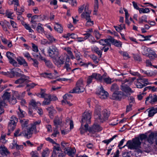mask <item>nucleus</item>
<instances>
[{"instance_id": "f257e3e1", "label": "nucleus", "mask_w": 157, "mask_h": 157, "mask_svg": "<svg viewBox=\"0 0 157 157\" xmlns=\"http://www.w3.org/2000/svg\"><path fill=\"white\" fill-rule=\"evenodd\" d=\"M34 125H33L29 129H27V130L24 129L23 130L22 132L20 133V130L18 129L14 133V136L17 137L20 136H23L25 137L29 138H30L32 135L33 132L35 130L36 128L35 125L38 124L37 122L34 123Z\"/></svg>"}, {"instance_id": "f03ea898", "label": "nucleus", "mask_w": 157, "mask_h": 157, "mask_svg": "<svg viewBox=\"0 0 157 157\" xmlns=\"http://www.w3.org/2000/svg\"><path fill=\"white\" fill-rule=\"evenodd\" d=\"M102 130L101 128L98 124H94L91 127L88 128V125L85 124L84 127L81 125L80 130L81 134H83L85 132L88 131L90 132L94 133L100 131Z\"/></svg>"}, {"instance_id": "7ed1b4c3", "label": "nucleus", "mask_w": 157, "mask_h": 157, "mask_svg": "<svg viewBox=\"0 0 157 157\" xmlns=\"http://www.w3.org/2000/svg\"><path fill=\"white\" fill-rule=\"evenodd\" d=\"M141 142L140 141V138L136 137L133 139L132 141L129 140L127 142L126 144L120 149L124 147L127 146L128 148L130 149H137L140 147Z\"/></svg>"}, {"instance_id": "20e7f679", "label": "nucleus", "mask_w": 157, "mask_h": 157, "mask_svg": "<svg viewBox=\"0 0 157 157\" xmlns=\"http://www.w3.org/2000/svg\"><path fill=\"white\" fill-rule=\"evenodd\" d=\"M10 96V93L5 92L1 98H0V115L4 112V107L6 105V103L8 101Z\"/></svg>"}, {"instance_id": "39448f33", "label": "nucleus", "mask_w": 157, "mask_h": 157, "mask_svg": "<svg viewBox=\"0 0 157 157\" xmlns=\"http://www.w3.org/2000/svg\"><path fill=\"white\" fill-rule=\"evenodd\" d=\"M100 110L101 109L99 108L98 110H96L97 113V116H98L96 117L99 121V122H103L108 119V117L110 114V112L108 110L105 109L102 111V114L100 115L99 114Z\"/></svg>"}, {"instance_id": "423d86ee", "label": "nucleus", "mask_w": 157, "mask_h": 157, "mask_svg": "<svg viewBox=\"0 0 157 157\" xmlns=\"http://www.w3.org/2000/svg\"><path fill=\"white\" fill-rule=\"evenodd\" d=\"M21 77L17 80L15 81V83L16 84H19V85L16 86L17 88L22 87H24L29 82V77L26 76L24 74L19 75V76Z\"/></svg>"}, {"instance_id": "0eeeda50", "label": "nucleus", "mask_w": 157, "mask_h": 157, "mask_svg": "<svg viewBox=\"0 0 157 157\" xmlns=\"http://www.w3.org/2000/svg\"><path fill=\"white\" fill-rule=\"evenodd\" d=\"M47 52L49 57L52 59L58 57L59 54L58 48L54 45H51L48 47Z\"/></svg>"}, {"instance_id": "6e6552de", "label": "nucleus", "mask_w": 157, "mask_h": 157, "mask_svg": "<svg viewBox=\"0 0 157 157\" xmlns=\"http://www.w3.org/2000/svg\"><path fill=\"white\" fill-rule=\"evenodd\" d=\"M92 114L91 111L90 110H86L83 114L82 119V125L83 127L84 126L83 125L84 123L85 124H90V119L91 118V116Z\"/></svg>"}, {"instance_id": "1a4fd4ad", "label": "nucleus", "mask_w": 157, "mask_h": 157, "mask_svg": "<svg viewBox=\"0 0 157 157\" xmlns=\"http://www.w3.org/2000/svg\"><path fill=\"white\" fill-rule=\"evenodd\" d=\"M85 90V88L83 83L82 80L80 79L76 83V86L74 88L72 91H71V93H79L83 92Z\"/></svg>"}, {"instance_id": "9d476101", "label": "nucleus", "mask_w": 157, "mask_h": 157, "mask_svg": "<svg viewBox=\"0 0 157 157\" xmlns=\"http://www.w3.org/2000/svg\"><path fill=\"white\" fill-rule=\"evenodd\" d=\"M17 120V118L14 116L11 117L8 125V129L9 131H13L15 128Z\"/></svg>"}, {"instance_id": "9b49d317", "label": "nucleus", "mask_w": 157, "mask_h": 157, "mask_svg": "<svg viewBox=\"0 0 157 157\" xmlns=\"http://www.w3.org/2000/svg\"><path fill=\"white\" fill-rule=\"evenodd\" d=\"M52 59L54 63L58 67H60L62 65L64 64V58L62 55L60 56L59 55L58 57H55Z\"/></svg>"}, {"instance_id": "f8f14e48", "label": "nucleus", "mask_w": 157, "mask_h": 157, "mask_svg": "<svg viewBox=\"0 0 157 157\" xmlns=\"http://www.w3.org/2000/svg\"><path fill=\"white\" fill-rule=\"evenodd\" d=\"M121 89L122 91L125 93V95H124V98L130 95V93H133V92L131 88L127 85H122L121 86Z\"/></svg>"}, {"instance_id": "ddd939ff", "label": "nucleus", "mask_w": 157, "mask_h": 157, "mask_svg": "<svg viewBox=\"0 0 157 157\" xmlns=\"http://www.w3.org/2000/svg\"><path fill=\"white\" fill-rule=\"evenodd\" d=\"M6 56L9 60V62L15 67H17V62L13 59L15 55L10 52H7L6 54Z\"/></svg>"}, {"instance_id": "4468645a", "label": "nucleus", "mask_w": 157, "mask_h": 157, "mask_svg": "<svg viewBox=\"0 0 157 157\" xmlns=\"http://www.w3.org/2000/svg\"><path fill=\"white\" fill-rule=\"evenodd\" d=\"M38 102H36L34 99H32L31 100L29 103V112H30L31 113V111L30 110V108H32L34 109L37 110V112L39 114V109L38 107Z\"/></svg>"}, {"instance_id": "2eb2a0df", "label": "nucleus", "mask_w": 157, "mask_h": 157, "mask_svg": "<svg viewBox=\"0 0 157 157\" xmlns=\"http://www.w3.org/2000/svg\"><path fill=\"white\" fill-rule=\"evenodd\" d=\"M125 94L121 91H115L112 95V97L113 99L120 100L122 97H124Z\"/></svg>"}, {"instance_id": "dca6fc26", "label": "nucleus", "mask_w": 157, "mask_h": 157, "mask_svg": "<svg viewBox=\"0 0 157 157\" xmlns=\"http://www.w3.org/2000/svg\"><path fill=\"white\" fill-rule=\"evenodd\" d=\"M10 147L13 149H16L17 150H21L23 148V146L22 145H18L17 143L16 140H13V142L10 145Z\"/></svg>"}, {"instance_id": "f3484780", "label": "nucleus", "mask_w": 157, "mask_h": 157, "mask_svg": "<svg viewBox=\"0 0 157 157\" xmlns=\"http://www.w3.org/2000/svg\"><path fill=\"white\" fill-rule=\"evenodd\" d=\"M108 95V93L105 90L103 87L101 86L100 88V91L98 94L99 97L102 99H105L107 98Z\"/></svg>"}, {"instance_id": "a211bd4d", "label": "nucleus", "mask_w": 157, "mask_h": 157, "mask_svg": "<svg viewBox=\"0 0 157 157\" xmlns=\"http://www.w3.org/2000/svg\"><path fill=\"white\" fill-rule=\"evenodd\" d=\"M39 18L38 16L34 15L31 17V23L32 24V27L35 28L36 26L37 23L39 21Z\"/></svg>"}, {"instance_id": "6ab92c4d", "label": "nucleus", "mask_w": 157, "mask_h": 157, "mask_svg": "<svg viewBox=\"0 0 157 157\" xmlns=\"http://www.w3.org/2000/svg\"><path fill=\"white\" fill-rule=\"evenodd\" d=\"M98 42L103 46L107 45L108 46H110L111 44L110 43V36L108 38L100 40Z\"/></svg>"}, {"instance_id": "aec40b11", "label": "nucleus", "mask_w": 157, "mask_h": 157, "mask_svg": "<svg viewBox=\"0 0 157 157\" xmlns=\"http://www.w3.org/2000/svg\"><path fill=\"white\" fill-rule=\"evenodd\" d=\"M64 100L62 101V103L68 104L69 106H71L72 104L70 101H68L67 100L70 99L72 98V96L70 94H66L63 97Z\"/></svg>"}, {"instance_id": "412c9836", "label": "nucleus", "mask_w": 157, "mask_h": 157, "mask_svg": "<svg viewBox=\"0 0 157 157\" xmlns=\"http://www.w3.org/2000/svg\"><path fill=\"white\" fill-rule=\"evenodd\" d=\"M76 151V149L74 148H71L70 147L67 151L64 152L65 153L67 154L69 156L71 157H74V155L75 154Z\"/></svg>"}, {"instance_id": "4be33fe9", "label": "nucleus", "mask_w": 157, "mask_h": 157, "mask_svg": "<svg viewBox=\"0 0 157 157\" xmlns=\"http://www.w3.org/2000/svg\"><path fill=\"white\" fill-rule=\"evenodd\" d=\"M0 153L2 155H6L10 153L4 145L0 146Z\"/></svg>"}, {"instance_id": "5701e85b", "label": "nucleus", "mask_w": 157, "mask_h": 157, "mask_svg": "<svg viewBox=\"0 0 157 157\" xmlns=\"http://www.w3.org/2000/svg\"><path fill=\"white\" fill-rule=\"evenodd\" d=\"M28 122L29 121L27 119H24L20 120V122L21 124L22 128L23 130L24 129L27 130L28 128H25L27 127ZM30 128H29V129ZM28 129H29V128Z\"/></svg>"}, {"instance_id": "b1692460", "label": "nucleus", "mask_w": 157, "mask_h": 157, "mask_svg": "<svg viewBox=\"0 0 157 157\" xmlns=\"http://www.w3.org/2000/svg\"><path fill=\"white\" fill-rule=\"evenodd\" d=\"M56 25L54 26V29L58 33H63V29L60 24L56 22L55 23Z\"/></svg>"}, {"instance_id": "393cba45", "label": "nucleus", "mask_w": 157, "mask_h": 157, "mask_svg": "<svg viewBox=\"0 0 157 157\" xmlns=\"http://www.w3.org/2000/svg\"><path fill=\"white\" fill-rule=\"evenodd\" d=\"M110 43L118 47H121V42L120 41H118L117 40H115L113 37L110 36Z\"/></svg>"}, {"instance_id": "a878e982", "label": "nucleus", "mask_w": 157, "mask_h": 157, "mask_svg": "<svg viewBox=\"0 0 157 157\" xmlns=\"http://www.w3.org/2000/svg\"><path fill=\"white\" fill-rule=\"evenodd\" d=\"M142 53L143 54L147 56L148 54L151 51V48H147L145 46H143L142 48Z\"/></svg>"}, {"instance_id": "bb28decb", "label": "nucleus", "mask_w": 157, "mask_h": 157, "mask_svg": "<svg viewBox=\"0 0 157 157\" xmlns=\"http://www.w3.org/2000/svg\"><path fill=\"white\" fill-rule=\"evenodd\" d=\"M92 76H93L94 78L96 80L101 82H103V78L104 76V75L102 76H101L99 74L97 73H93L92 74Z\"/></svg>"}, {"instance_id": "cd10ccee", "label": "nucleus", "mask_w": 157, "mask_h": 157, "mask_svg": "<svg viewBox=\"0 0 157 157\" xmlns=\"http://www.w3.org/2000/svg\"><path fill=\"white\" fill-rule=\"evenodd\" d=\"M18 63L20 65H23L24 67L28 66V64L25 60L23 57H19L17 59Z\"/></svg>"}, {"instance_id": "c85d7f7f", "label": "nucleus", "mask_w": 157, "mask_h": 157, "mask_svg": "<svg viewBox=\"0 0 157 157\" xmlns=\"http://www.w3.org/2000/svg\"><path fill=\"white\" fill-rule=\"evenodd\" d=\"M44 100L42 103V105H45L49 104L51 102L50 99V95H47L44 98Z\"/></svg>"}, {"instance_id": "c756f323", "label": "nucleus", "mask_w": 157, "mask_h": 157, "mask_svg": "<svg viewBox=\"0 0 157 157\" xmlns=\"http://www.w3.org/2000/svg\"><path fill=\"white\" fill-rule=\"evenodd\" d=\"M91 11L84 12L81 15V17L83 19L87 20L90 18Z\"/></svg>"}, {"instance_id": "7c9ffc66", "label": "nucleus", "mask_w": 157, "mask_h": 157, "mask_svg": "<svg viewBox=\"0 0 157 157\" xmlns=\"http://www.w3.org/2000/svg\"><path fill=\"white\" fill-rule=\"evenodd\" d=\"M137 81H140L141 82L144 84V86H146L147 85L150 84L149 82L148 81L147 79L144 78L142 77H140L139 78L137 79Z\"/></svg>"}, {"instance_id": "2f4dec72", "label": "nucleus", "mask_w": 157, "mask_h": 157, "mask_svg": "<svg viewBox=\"0 0 157 157\" xmlns=\"http://www.w3.org/2000/svg\"><path fill=\"white\" fill-rule=\"evenodd\" d=\"M61 145L62 147V149L64 151V152L66 151H67V149H69L70 147H69V144L65 141L62 142Z\"/></svg>"}, {"instance_id": "473e14b6", "label": "nucleus", "mask_w": 157, "mask_h": 157, "mask_svg": "<svg viewBox=\"0 0 157 157\" xmlns=\"http://www.w3.org/2000/svg\"><path fill=\"white\" fill-rule=\"evenodd\" d=\"M147 56H148L151 59L154 60L155 58H157V55L155 52L151 50L149 52Z\"/></svg>"}, {"instance_id": "72a5a7b5", "label": "nucleus", "mask_w": 157, "mask_h": 157, "mask_svg": "<svg viewBox=\"0 0 157 157\" xmlns=\"http://www.w3.org/2000/svg\"><path fill=\"white\" fill-rule=\"evenodd\" d=\"M46 37L49 40L50 43H56L58 40L55 38L51 34H48L46 35Z\"/></svg>"}, {"instance_id": "f704fd0d", "label": "nucleus", "mask_w": 157, "mask_h": 157, "mask_svg": "<svg viewBox=\"0 0 157 157\" xmlns=\"http://www.w3.org/2000/svg\"><path fill=\"white\" fill-rule=\"evenodd\" d=\"M41 76L45 78H47L51 79L55 78V77L52 75V74L51 73H42L41 74Z\"/></svg>"}, {"instance_id": "c9c22d12", "label": "nucleus", "mask_w": 157, "mask_h": 157, "mask_svg": "<svg viewBox=\"0 0 157 157\" xmlns=\"http://www.w3.org/2000/svg\"><path fill=\"white\" fill-rule=\"evenodd\" d=\"M18 110L17 111V113L19 118H22L24 117L25 112L21 110L19 107L18 108Z\"/></svg>"}, {"instance_id": "e433bc0d", "label": "nucleus", "mask_w": 157, "mask_h": 157, "mask_svg": "<svg viewBox=\"0 0 157 157\" xmlns=\"http://www.w3.org/2000/svg\"><path fill=\"white\" fill-rule=\"evenodd\" d=\"M157 73V71H147L145 72V74L148 77H151L155 76Z\"/></svg>"}, {"instance_id": "4c0bfd02", "label": "nucleus", "mask_w": 157, "mask_h": 157, "mask_svg": "<svg viewBox=\"0 0 157 157\" xmlns=\"http://www.w3.org/2000/svg\"><path fill=\"white\" fill-rule=\"evenodd\" d=\"M119 90V87L116 84H113L110 88L111 91L113 92V93H114L115 91H118V90Z\"/></svg>"}, {"instance_id": "58836bf2", "label": "nucleus", "mask_w": 157, "mask_h": 157, "mask_svg": "<svg viewBox=\"0 0 157 157\" xmlns=\"http://www.w3.org/2000/svg\"><path fill=\"white\" fill-rule=\"evenodd\" d=\"M49 154V150L46 148L43 150L41 153V157H48Z\"/></svg>"}, {"instance_id": "ea45409f", "label": "nucleus", "mask_w": 157, "mask_h": 157, "mask_svg": "<svg viewBox=\"0 0 157 157\" xmlns=\"http://www.w3.org/2000/svg\"><path fill=\"white\" fill-rule=\"evenodd\" d=\"M56 145L53 147V151L58 153L62 151L60 149V148L59 144H56Z\"/></svg>"}, {"instance_id": "a19ab883", "label": "nucleus", "mask_w": 157, "mask_h": 157, "mask_svg": "<svg viewBox=\"0 0 157 157\" xmlns=\"http://www.w3.org/2000/svg\"><path fill=\"white\" fill-rule=\"evenodd\" d=\"M62 121L59 118H56L54 121V125L56 129L58 128V125H60L62 123Z\"/></svg>"}, {"instance_id": "79ce46f5", "label": "nucleus", "mask_w": 157, "mask_h": 157, "mask_svg": "<svg viewBox=\"0 0 157 157\" xmlns=\"http://www.w3.org/2000/svg\"><path fill=\"white\" fill-rule=\"evenodd\" d=\"M92 50L98 54V55L100 56H101L102 52L99 50V48L98 47L95 46L92 48Z\"/></svg>"}, {"instance_id": "37998d69", "label": "nucleus", "mask_w": 157, "mask_h": 157, "mask_svg": "<svg viewBox=\"0 0 157 157\" xmlns=\"http://www.w3.org/2000/svg\"><path fill=\"white\" fill-rule=\"evenodd\" d=\"M143 22H147V16L145 15H143L141 17L139 18V23H142Z\"/></svg>"}, {"instance_id": "c03bdc74", "label": "nucleus", "mask_w": 157, "mask_h": 157, "mask_svg": "<svg viewBox=\"0 0 157 157\" xmlns=\"http://www.w3.org/2000/svg\"><path fill=\"white\" fill-rule=\"evenodd\" d=\"M118 136L117 135H115L113 136L112 138H110L108 140H104L102 141V142L106 144H108L109 143H110L114 139Z\"/></svg>"}, {"instance_id": "a18cd8bd", "label": "nucleus", "mask_w": 157, "mask_h": 157, "mask_svg": "<svg viewBox=\"0 0 157 157\" xmlns=\"http://www.w3.org/2000/svg\"><path fill=\"white\" fill-rule=\"evenodd\" d=\"M74 53H75V56L76 57L77 60L78 61L82 60V56L79 52H78V51H74Z\"/></svg>"}, {"instance_id": "49530a36", "label": "nucleus", "mask_w": 157, "mask_h": 157, "mask_svg": "<svg viewBox=\"0 0 157 157\" xmlns=\"http://www.w3.org/2000/svg\"><path fill=\"white\" fill-rule=\"evenodd\" d=\"M86 20V26L90 27L93 25L94 21L91 20V18Z\"/></svg>"}, {"instance_id": "de8ad7c7", "label": "nucleus", "mask_w": 157, "mask_h": 157, "mask_svg": "<svg viewBox=\"0 0 157 157\" xmlns=\"http://www.w3.org/2000/svg\"><path fill=\"white\" fill-rule=\"evenodd\" d=\"M157 101V95L156 94H154L152 97L151 98V99L150 100L149 102L151 104H153L154 103Z\"/></svg>"}, {"instance_id": "09e8293b", "label": "nucleus", "mask_w": 157, "mask_h": 157, "mask_svg": "<svg viewBox=\"0 0 157 157\" xmlns=\"http://www.w3.org/2000/svg\"><path fill=\"white\" fill-rule=\"evenodd\" d=\"M36 85L34 83H30L26 85V88L27 91H29L31 89L33 88Z\"/></svg>"}, {"instance_id": "8fccbe9b", "label": "nucleus", "mask_w": 157, "mask_h": 157, "mask_svg": "<svg viewBox=\"0 0 157 157\" xmlns=\"http://www.w3.org/2000/svg\"><path fill=\"white\" fill-rule=\"evenodd\" d=\"M68 54L69 55V56H67V57L66 61L67 62H69L70 59V58L69 57H70L72 59H74L75 57L71 51V52H69V53H68Z\"/></svg>"}, {"instance_id": "3c124183", "label": "nucleus", "mask_w": 157, "mask_h": 157, "mask_svg": "<svg viewBox=\"0 0 157 157\" xmlns=\"http://www.w3.org/2000/svg\"><path fill=\"white\" fill-rule=\"evenodd\" d=\"M154 137V134L152 133L149 135V137L147 139V141L150 144H152L153 143Z\"/></svg>"}, {"instance_id": "603ef678", "label": "nucleus", "mask_w": 157, "mask_h": 157, "mask_svg": "<svg viewBox=\"0 0 157 157\" xmlns=\"http://www.w3.org/2000/svg\"><path fill=\"white\" fill-rule=\"evenodd\" d=\"M139 12L140 13H147L150 12V10L148 8H146L145 9L144 8H140V9H139Z\"/></svg>"}, {"instance_id": "864d4df0", "label": "nucleus", "mask_w": 157, "mask_h": 157, "mask_svg": "<svg viewBox=\"0 0 157 157\" xmlns=\"http://www.w3.org/2000/svg\"><path fill=\"white\" fill-rule=\"evenodd\" d=\"M105 82L107 84H110L111 82V79L109 78H105V75L103 78V82Z\"/></svg>"}, {"instance_id": "5fc2aeb1", "label": "nucleus", "mask_w": 157, "mask_h": 157, "mask_svg": "<svg viewBox=\"0 0 157 157\" xmlns=\"http://www.w3.org/2000/svg\"><path fill=\"white\" fill-rule=\"evenodd\" d=\"M45 89H40V95L41 96V97L43 98L45 96L47 95H49V94H46L45 93Z\"/></svg>"}, {"instance_id": "6e6d98bb", "label": "nucleus", "mask_w": 157, "mask_h": 157, "mask_svg": "<svg viewBox=\"0 0 157 157\" xmlns=\"http://www.w3.org/2000/svg\"><path fill=\"white\" fill-rule=\"evenodd\" d=\"M90 58L95 63H98L99 59L96 56L93 55L91 56Z\"/></svg>"}, {"instance_id": "4d7b16f0", "label": "nucleus", "mask_w": 157, "mask_h": 157, "mask_svg": "<svg viewBox=\"0 0 157 157\" xmlns=\"http://www.w3.org/2000/svg\"><path fill=\"white\" fill-rule=\"evenodd\" d=\"M82 63V61H81L80 62V64L81 65H84L86 67H88L89 66L92 67L93 68H94V67L95 66L94 65V64H93L90 62H89L87 63H85L83 64H81V63Z\"/></svg>"}, {"instance_id": "13d9d810", "label": "nucleus", "mask_w": 157, "mask_h": 157, "mask_svg": "<svg viewBox=\"0 0 157 157\" xmlns=\"http://www.w3.org/2000/svg\"><path fill=\"white\" fill-rule=\"evenodd\" d=\"M9 101L12 105L15 104L17 102L16 98L13 97L10 99Z\"/></svg>"}, {"instance_id": "bf43d9fd", "label": "nucleus", "mask_w": 157, "mask_h": 157, "mask_svg": "<svg viewBox=\"0 0 157 157\" xmlns=\"http://www.w3.org/2000/svg\"><path fill=\"white\" fill-rule=\"evenodd\" d=\"M136 85L137 87L139 88H141L143 87L144 86V84L141 82L140 81H137Z\"/></svg>"}, {"instance_id": "052dcab7", "label": "nucleus", "mask_w": 157, "mask_h": 157, "mask_svg": "<svg viewBox=\"0 0 157 157\" xmlns=\"http://www.w3.org/2000/svg\"><path fill=\"white\" fill-rule=\"evenodd\" d=\"M23 25L24 26L25 28L27 30H29V32L30 33H32L33 30L31 29L29 24L25 23L23 24Z\"/></svg>"}, {"instance_id": "680f3d73", "label": "nucleus", "mask_w": 157, "mask_h": 157, "mask_svg": "<svg viewBox=\"0 0 157 157\" xmlns=\"http://www.w3.org/2000/svg\"><path fill=\"white\" fill-rule=\"evenodd\" d=\"M45 63L46 66L48 67L52 68L53 67V66L50 61L47 60Z\"/></svg>"}, {"instance_id": "e2e57ef3", "label": "nucleus", "mask_w": 157, "mask_h": 157, "mask_svg": "<svg viewBox=\"0 0 157 157\" xmlns=\"http://www.w3.org/2000/svg\"><path fill=\"white\" fill-rule=\"evenodd\" d=\"M5 20L4 21H1L0 23V25L2 27L3 30L6 32H8L7 27H6V25H5Z\"/></svg>"}, {"instance_id": "0e129e2a", "label": "nucleus", "mask_w": 157, "mask_h": 157, "mask_svg": "<svg viewBox=\"0 0 157 157\" xmlns=\"http://www.w3.org/2000/svg\"><path fill=\"white\" fill-rule=\"evenodd\" d=\"M13 97L15 98H17L18 99H21V97L20 96V94L19 93L18 91H15L13 94Z\"/></svg>"}, {"instance_id": "69168bd1", "label": "nucleus", "mask_w": 157, "mask_h": 157, "mask_svg": "<svg viewBox=\"0 0 157 157\" xmlns=\"http://www.w3.org/2000/svg\"><path fill=\"white\" fill-rule=\"evenodd\" d=\"M94 79V77L93 76H92V75H91L89 76L88 77L87 80V83L88 84H90V83L92 82Z\"/></svg>"}, {"instance_id": "338daca9", "label": "nucleus", "mask_w": 157, "mask_h": 157, "mask_svg": "<svg viewBox=\"0 0 157 157\" xmlns=\"http://www.w3.org/2000/svg\"><path fill=\"white\" fill-rule=\"evenodd\" d=\"M30 155L31 157H39V154L36 151H32Z\"/></svg>"}, {"instance_id": "774afa93", "label": "nucleus", "mask_w": 157, "mask_h": 157, "mask_svg": "<svg viewBox=\"0 0 157 157\" xmlns=\"http://www.w3.org/2000/svg\"><path fill=\"white\" fill-rule=\"evenodd\" d=\"M23 55L25 57H26L28 60H30L31 59H33L31 58L30 55L29 53L28 52H25L23 53Z\"/></svg>"}]
</instances>
